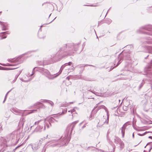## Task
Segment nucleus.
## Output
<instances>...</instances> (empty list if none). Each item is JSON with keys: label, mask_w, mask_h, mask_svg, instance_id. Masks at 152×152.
<instances>
[{"label": "nucleus", "mask_w": 152, "mask_h": 152, "mask_svg": "<svg viewBox=\"0 0 152 152\" xmlns=\"http://www.w3.org/2000/svg\"><path fill=\"white\" fill-rule=\"evenodd\" d=\"M120 61H119L118 62V64H117V65H116V66H118L119 64L120 63H121V62H120Z\"/></svg>", "instance_id": "c756f323"}, {"label": "nucleus", "mask_w": 152, "mask_h": 152, "mask_svg": "<svg viewBox=\"0 0 152 152\" xmlns=\"http://www.w3.org/2000/svg\"><path fill=\"white\" fill-rule=\"evenodd\" d=\"M152 60H151V63L152 64Z\"/></svg>", "instance_id": "ea45409f"}, {"label": "nucleus", "mask_w": 152, "mask_h": 152, "mask_svg": "<svg viewBox=\"0 0 152 152\" xmlns=\"http://www.w3.org/2000/svg\"><path fill=\"white\" fill-rule=\"evenodd\" d=\"M147 48L149 53L152 54V46H148Z\"/></svg>", "instance_id": "9b49d317"}, {"label": "nucleus", "mask_w": 152, "mask_h": 152, "mask_svg": "<svg viewBox=\"0 0 152 152\" xmlns=\"http://www.w3.org/2000/svg\"><path fill=\"white\" fill-rule=\"evenodd\" d=\"M146 134V132H145L143 134H139V133H138V134L139 135V136H143L145 134Z\"/></svg>", "instance_id": "5701e85b"}, {"label": "nucleus", "mask_w": 152, "mask_h": 152, "mask_svg": "<svg viewBox=\"0 0 152 152\" xmlns=\"http://www.w3.org/2000/svg\"><path fill=\"white\" fill-rule=\"evenodd\" d=\"M8 60L9 61L11 62L12 63H15V60L11 61L10 59H8Z\"/></svg>", "instance_id": "4be33fe9"}, {"label": "nucleus", "mask_w": 152, "mask_h": 152, "mask_svg": "<svg viewBox=\"0 0 152 152\" xmlns=\"http://www.w3.org/2000/svg\"><path fill=\"white\" fill-rule=\"evenodd\" d=\"M6 36H4V37H2L1 38V39H4V38H6Z\"/></svg>", "instance_id": "7c9ffc66"}, {"label": "nucleus", "mask_w": 152, "mask_h": 152, "mask_svg": "<svg viewBox=\"0 0 152 152\" xmlns=\"http://www.w3.org/2000/svg\"><path fill=\"white\" fill-rule=\"evenodd\" d=\"M37 110H30V111L27 113L28 114H29L31 113H34L36 112L37 111Z\"/></svg>", "instance_id": "ddd939ff"}, {"label": "nucleus", "mask_w": 152, "mask_h": 152, "mask_svg": "<svg viewBox=\"0 0 152 152\" xmlns=\"http://www.w3.org/2000/svg\"><path fill=\"white\" fill-rule=\"evenodd\" d=\"M47 103L50 105H51V106H53V103L52 102H48Z\"/></svg>", "instance_id": "dca6fc26"}, {"label": "nucleus", "mask_w": 152, "mask_h": 152, "mask_svg": "<svg viewBox=\"0 0 152 152\" xmlns=\"http://www.w3.org/2000/svg\"><path fill=\"white\" fill-rule=\"evenodd\" d=\"M12 110H13V111L15 113H19V110L18 109H12Z\"/></svg>", "instance_id": "4468645a"}, {"label": "nucleus", "mask_w": 152, "mask_h": 152, "mask_svg": "<svg viewBox=\"0 0 152 152\" xmlns=\"http://www.w3.org/2000/svg\"><path fill=\"white\" fill-rule=\"evenodd\" d=\"M63 137V136H61L60 137V138L59 139H61L62 137Z\"/></svg>", "instance_id": "4c0bfd02"}, {"label": "nucleus", "mask_w": 152, "mask_h": 152, "mask_svg": "<svg viewBox=\"0 0 152 152\" xmlns=\"http://www.w3.org/2000/svg\"><path fill=\"white\" fill-rule=\"evenodd\" d=\"M9 34L8 32L7 31L1 33H0V35L1 36L2 34Z\"/></svg>", "instance_id": "f3484780"}, {"label": "nucleus", "mask_w": 152, "mask_h": 152, "mask_svg": "<svg viewBox=\"0 0 152 152\" xmlns=\"http://www.w3.org/2000/svg\"><path fill=\"white\" fill-rule=\"evenodd\" d=\"M36 105H42V104L40 103V102H37L36 103Z\"/></svg>", "instance_id": "412c9836"}, {"label": "nucleus", "mask_w": 152, "mask_h": 152, "mask_svg": "<svg viewBox=\"0 0 152 152\" xmlns=\"http://www.w3.org/2000/svg\"><path fill=\"white\" fill-rule=\"evenodd\" d=\"M109 117V115H108V116H107V118L106 119H105L104 118H103L101 121H100L98 122L97 126L100 127L102 126L104 124H107L108 123Z\"/></svg>", "instance_id": "7ed1b4c3"}, {"label": "nucleus", "mask_w": 152, "mask_h": 152, "mask_svg": "<svg viewBox=\"0 0 152 152\" xmlns=\"http://www.w3.org/2000/svg\"><path fill=\"white\" fill-rule=\"evenodd\" d=\"M144 152H145V151H144Z\"/></svg>", "instance_id": "8fccbe9b"}, {"label": "nucleus", "mask_w": 152, "mask_h": 152, "mask_svg": "<svg viewBox=\"0 0 152 152\" xmlns=\"http://www.w3.org/2000/svg\"><path fill=\"white\" fill-rule=\"evenodd\" d=\"M83 121H83L81 123H80V125H81L83 123Z\"/></svg>", "instance_id": "e433bc0d"}, {"label": "nucleus", "mask_w": 152, "mask_h": 152, "mask_svg": "<svg viewBox=\"0 0 152 152\" xmlns=\"http://www.w3.org/2000/svg\"><path fill=\"white\" fill-rule=\"evenodd\" d=\"M151 148L149 149V152H150V151L151 150Z\"/></svg>", "instance_id": "58836bf2"}, {"label": "nucleus", "mask_w": 152, "mask_h": 152, "mask_svg": "<svg viewBox=\"0 0 152 152\" xmlns=\"http://www.w3.org/2000/svg\"><path fill=\"white\" fill-rule=\"evenodd\" d=\"M92 115L91 114L88 117V118L89 120H91L92 119Z\"/></svg>", "instance_id": "a211bd4d"}, {"label": "nucleus", "mask_w": 152, "mask_h": 152, "mask_svg": "<svg viewBox=\"0 0 152 152\" xmlns=\"http://www.w3.org/2000/svg\"><path fill=\"white\" fill-rule=\"evenodd\" d=\"M73 103L72 102H70L68 103H65L61 104V106L62 107H67L70 104Z\"/></svg>", "instance_id": "1a4fd4ad"}, {"label": "nucleus", "mask_w": 152, "mask_h": 152, "mask_svg": "<svg viewBox=\"0 0 152 152\" xmlns=\"http://www.w3.org/2000/svg\"><path fill=\"white\" fill-rule=\"evenodd\" d=\"M0 23H1V24L2 25V23H2V22H0Z\"/></svg>", "instance_id": "79ce46f5"}, {"label": "nucleus", "mask_w": 152, "mask_h": 152, "mask_svg": "<svg viewBox=\"0 0 152 152\" xmlns=\"http://www.w3.org/2000/svg\"><path fill=\"white\" fill-rule=\"evenodd\" d=\"M86 124H85V125H84V126H83L82 127V128H83L85 127V126H86L85 125H86Z\"/></svg>", "instance_id": "473e14b6"}, {"label": "nucleus", "mask_w": 152, "mask_h": 152, "mask_svg": "<svg viewBox=\"0 0 152 152\" xmlns=\"http://www.w3.org/2000/svg\"><path fill=\"white\" fill-rule=\"evenodd\" d=\"M150 73V72H148V73Z\"/></svg>", "instance_id": "09e8293b"}, {"label": "nucleus", "mask_w": 152, "mask_h": 152, "mask_svg": "<svg viewBox=\"0 0 152 152\" xmlns=\"http://www.w3.org/2000/svg\"><path fill=\"white\" fill-rule=\"evenodd\" d=\"M34 74V72H32V74H28V76H31V75H33Z\"/></svg>", "instance_id": "cd10ccee"}, {"label": "nucleus", "mask_w": 152, "mask_h": 152, "mask_svg": "<svg viewBox=\"0 0 152 152\" xmlns=\"http://www.w3.org/2000/svg\"><path fill=\"white\" fill-rule=\"evenodd\" d=\"M2 139H3V140H4V143H5V142H7V141L6 140V139H3V138H2Z\"/></svg>", "instance_id": "a878e982"}, {"label": "nucleus", "mask_w": 152, "mask_h": 152, "mask_svg": "<svg viewBox=\"0 0 152 152\" xmlns=\"http://www.w3.org/2000/svg\"><path fill=\"white\" fill-rule=\"evenodd\" d=\"M35 69H37L39 71L43 73L49 79H53L59 75V74L57 75H56L55 74L51 75L47 69L37 67H34L33 69V71Z\"/></svg>", "instance_id": "f03ea898"}, {"label": "nucleus", "mask_w": 152, "mask_h": 152, "mask_svg": "<svg viewBox=\"0 0 152 152\" xmlns=\"http://www.w3.org/2000/svg\"><path fill=\"white\" fill-rule=\"evenodd\" d=\"M78 122V121H75L72 123L70 126L67 127V130L68 133L70 132V133H72V131L75 127V125Z\"/></svg>", "instance_id": "20e7f679"}, {"label": "nucleus", "mask_w": 152, "mask_h": 152, "mask_svg": "<svg viewBox=\"0 0 152 152\" xmlns=\"http://www.w3.org/2000/svg\"><path fill=\"white\" fill-rule=\"evenodd\" d=\"M99 109H101L103 108L104 109L105 111L106 112L107 115L108 116V115H109L108 114V111L107 110V108L104 105H102L101 106L99 107Z\"/></svg>", "instance_id": "6e6552de"}, {"label": "nucleus", "mask_w": 152, "mask_h": 152, "mask_svg": "<svg viewBox=\"0 0 152 152\" xmlns=\"http://www.w3.org/2000/svg\"><path fill=\"white\" fill-rule=\"evenodd\" d=\"M31 79H29L28 80H23V81L25 82H27L29 81H30Z\"/></svg>", "instance_id": "393cba45"}, {"label": "nucleus", "mask_w": 152, "mask_h": 152, "mask_svg": "<svg viewBox=\"0 0 152 152\" xmlns=\"http://www.w3.org/2000/svg\"><path fill=\"white\" fill-rule=\"evenodd\" d=\"M55 119L52 117L47 118L45 119V121L40 120L38 121L37 122H35L34 124H38L39 126L36 128V130L38 131H40L42 129L44 131L45 129V124L47 126V128L49 127V124L51 125V123L54 122Z\"/></svg>", "instance_id": "f257e3e1"}, {"label": "nucleus", "mask_w": 152, "mask_h": 152, "mask_svg": "<svg viewBox=\"0 0 152 152\" xmlns=\"http://www.w3.org/2000/svg\"><path fill=\"white\" fill-rule=\"evenodd\" d=\"M150 68V67H148V68H146V70H148V71H149V70H148V69Z\"/></svg>", "instance_id": "2f4dec72"}, {"label": "nucleus", "mask_w": 152, "mask_h": 152, "mask_svg": "<svg viewBox=\"0 0 152 152\" xmlns=\"http://www.w3.org/2000/svg\"><path fill=\"white\" fill-rule=\"evenodd\" d=\"M42 27V26H41V27H40V28H41Z\"/></svg>", "instance_id": "49530a36"}, {"label": "nucleus", "mask_w": 152, "mask_h": 152, "mask_svg": "<svg viewBox=\"0 0 152 152\" xmlns=\"http://www.w3.org/2000/svg\"><path fill=\"white\" fill-rule=\"evenodd\" d=\"M144 84V83L142 82L139 86L140 88H141Z\"/></svg>", "instance_id": "6ab92c4d"}, {"label": "nucleus", "mask_w": 152, "mask_h": 152, "mask_svg": "<svg viewBox=\"0 0 152 152\" xmlns=\"http://www.w3.org/2000/svg\"><path fill=\"white\" fill-rule=\"evenodd\" d=\"M67 79L68 80H69V79H68V77H67Z\"/></svg>", "instance_id": "de8ad7c7"}, {"label": "nucleus", "mask_w": 152, "mask_h": 152, "mask_svg": "<svg viewBox=\"0 0 152 152\" xmlns=\"http://www.w3.org/2000/svg\"><path fill=\"white\" fill-rule=\"evenodd\" d=\"M42 102H46V101H42Z\"/></svg>", "instance_id": "a18cd8bd"}, {"label": "nucleus", "mask_w": 152, "mask_h": 152, "mask_svg": "<svg viewBox=\"0 0 152 152\" xmlns=\"http://www.w3.org/2000/svg\"><path fill=\"white\" fill-rule=\"evenodd\" d=\"M19 134L20 133L19 132H15L11 134V136H12L13 137V138H15L16 140H17L19 138Z\"/></svg>", "instance_id": "39448f33"}, {"label": "nucleus", "mask_w": 152, "mask_h": 152, "mask_svg": "<svg viewBox=\"0 0 152 152\" xmlns=\"http://www.w3.org/2000/svg\"><path fill=\"white\" fill-rule=\"evenodd\" d=\"M75 110L74 109H73L72 110H68V112H70L71 113H72L73 112H75Z\"/></svg>", "instance_id": "2eb2a0df"}, {"label": "nucleus", "mask_w": 152, "mask_h": 152, "mask_svg": "<svg viewBox=\"0 0 152 152\" xmlns=\"http://www.w3.org/2000/svg\"><path fill=\"white\" fill-rule=\"evenodd\" d=\"M8 93H9V92H8L7 93V94H6V96H5V99H4V102L5 100V99H6V97L7 96V94H8Z\"/></svg>", "instance_id": "c85d7f7f"}, {"label": "nucleus", "mask_w": 152, "mask_h": 152, "mask_svg": "<svg viewBox=\"0 0 152 152\" xmlns=\"http://www.w3.org/2000/svg\"><path fill=\"white\" fill-rule=\"evenodd\" d=\"M2 65H4V66H8V65H5V64H2ZM10 66H11V65H10Z\"/></svg>", "instance_id": "c9c22d12"}, {"label": "nucleus", "mask_w": 152, "mask_h": 152, "mask_svg": "<svg viewBox=\"0 0 152 152\" xmlns=\"http://www.w3.org/2000/svg\"><path fill=\"white\" fill-rule=\"evenodd\" d=\"M132 137H133V138H134V133H133L132 134Z\"/></svg>", "instance_id": "72a5a7b5"}, {"label": "nucleus", "mask_w": 152, "mask_h": 152, "mask_svg": "<svg viewBox=\"0 0 152 152\" xmlns=\"http://www.w3.org/2000/svg\"><path fill=\"white\" fill-rule=\"evenodd\" d=\"M113 68H111V70H111Z\"/></svg>", "instance_id": "37998d69"}, {"label": "nucleus", "mask_w": 152, "mask_h": 152, "mask_svg": "<svg viewBox=\"0 0 152 152\" xmlns=\"http://www.w3.org/2000/svg\"><path fill=\"white\" fill-rule=\"evenodd\" d=\"M71 63V62H69V63H66V64H65L64 65L62 66L61 67V69H64V67L66 66H67V65H70V64Z\"/></svg>", "instance_id": "f8f14e48"}, {"label": "nucleus", "mask_w": 152, "mask_h": 152, "mask_svg": "<svg viewBox=\"0 0 152 152\" xmlns=\"http://www.w3.org/2000/svg\"><path fill=\"white\" fill-rule=\"evenodd\" d=\"M42 108H45V107H44V106H42Z\"/></svg>", "instance_id": "a19ab883"}, {"label": "nucleus", "mask_w": 152, "mask_h": 152, "mask_svg": "<svg viewBox=\"0 0 152 152\" xmlns=\"http://www.w3.org/2000/svg\"><path fill=\"white\" fill-rule=\"evenodd\" d=\"M39 147L37 144L33 145H32V148L34 150H36L38 149Z\"/></svg>", "instance_id": "9d476101"}, {"label": "nucleus", "mask_w": 152, "mask_h": 152, "mask_svg": "<svg viewBox=\"0 0 152 152\" xmlns=\"http://www.w3.org/2000/svg\"><path fill=\"white\" fill-rule=\"evenodd\" d=\"M67 112V109H66L64 110H63L62 111V113L64 114L65 113Z\"/></svg>", "instance_id": "aec40b11"}, {"label": "nucleus", "mask_w": 152, "mask_h": 152, "mask_svg": "<svg viewBox=\"0 0 152 152\" xmlns=\"http://www.w3.org/2000/svg\"><path fill=\"white\" fill-rule=\"evenodd\" d=\"M149 138H152V137L151 136H149Z\"/></svg>", "instance_id": "f704fd0d"}, {"label": "nucleus", "mask_w": 152, "mask_h": 152, "mask_svg": "<svg viewBox=\"0 0 152 152\" xmlns=\"http://www.w3.org/2000/svg\"><path fill=\"white\" fill-rule=\"evenodd\" d=\"M7 30V28H6V27H5L4 26H3V27H2V30Z\"/></svg>", "instance_id": "b1692460"}, {"label": "nucleus", "mask_w": 152, "mask_h": 152, "mask_svg": "<svg viewBox=\"0 0 152 152\" xmlns=\"http://www.w3.org/2000/svg\"><path fill=\"white\" fill-rule=\"evenodd\" d=\"M5 70H10V69H10V68H5Z\"/></svg>", "instance_id": "bb28decb"}, {"label": "nucleus", "mask_w": 152, "mask_h": 152, "mask_svg": "<svg viewBox=\"0 0 152 152\" xmlns=\"http://www.w3.org/2000/svg\"><path fill=\"white\" fill-rule=\"evenodd\" d=\"M127 125L126 123H125L121 128V133L123 137L124 136L125 129Z\"/></svg>", "instance_id": "423d86ee"}, {"label": "nucleus", "mask_w": 152, "mask_h": 152, "mask_svg": "<svg viewBox=\"0 0 152 152\" xmlns=\"http://www.w3.org/2000/svg\"><path fill=\"white\" fill-rule=\"evenodd\" d=\"M67 135H65L63 137V138L62 139V142H63L62 143L63 145L64 144H66L69 142V139H68L67 138Z\"/></svg>", "instance_id": "0eeeda50"}, {"label": "nucleus", "mask_w": 152, "mask_h": 152, "mask_svg": "<svg viewBox=\"0 0 152 152\" xmlns=\"http://www.w3.org/2000/svg\"><path fill=\"white\" fill-rule=\"evenodd\" d=\"M63 69H62H62H61V70H62ZM61 72H62V71H61Z\"/></svg>", "instance_id": "c03bdc74"}]
</instances>
